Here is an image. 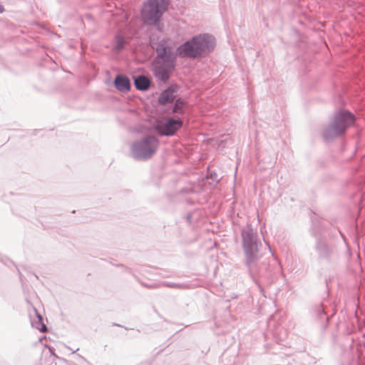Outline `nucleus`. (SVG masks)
Returning <instances> with one entry per match:
<instances>
[{
	"label": "nucleus",
	"instance_id": "f257e3e1",
	"mask_svg": "<svg viewBox=\"0 0 365 365\" xmlns=\"http://www.w3.org/2000/svg\"><path fill=\"white\" fill-rule=\"evenodd\" d=\"M242 247L245 255V265L250 277L257 284V278L269 275V266L262 259V243L257 229L247 225L241 229Z\"/></svg>",
	"mask_w": 365,
	"mask_h": 365
},
{
	"label": "nucleus",
	"instance_id": "f03ea898",
	"mask_svg": "<svg viewBox=\"0 0 365 365\" xmlns=\"http://www.w3.org/2000/svg\"><path fill=\"white\" fill-rule=\"evenodd\" d=\"M155 51L157 55L152 71L158 81L166 83L177 65L178 48L175 51L168 41L163 38L158 42Z\"/></svg>",
	"mask_w": 365,
	"mask_h": 365
},
{
	"label": "nucleus",
	"instance_id": "7ed1b4c3",
	"mask_svg": "<svg viewBox=\"0 0 365 365\" xmlns=\"http://www.w3.org/2000/svg\"><path fill=\"white\" fill-rule=\"evenodd\" d=\"M215 38L207 33L193 36L178 47V56L182 58H198L207 56L215 48Z\"/></svg>",
	"mask_w": 365,
	"mask_h": 365
},
{
	"label": "nucleus",
	"instance_id": "20e7f679",
	"mask_svg": "<svg viewBox=\"0 0 365 365\" xmlns=\"http://www.w3.org/2000/svg\"><path fill=\"white\" fill-rule=\"evenodd\" d=\"M354 121L355 116L350 111L345 110L336 112L323 130L324 140L329 141L341 135Z\"/></svg>",
	"mask_w": 365,
	"mask_h": 365
},
{
	"label": "nucleus",
	"instance_id": "39448f33",
	"mask_svg": "<svg viewBox=\"0 0 365 365\" xmlns=\"http://www.w3.org/2000/svg\"><path fill=\"white\" fill-rule=\"evenodd\" d=\"M158 146L159 140L153 135H147L130 144V155L135 160H148L155 155Z\"/></svg>",
	"mask_w": 365,
	"mask_h": 365
},
{
	"label": "nucleus",
	"instance_id": "423d86ee",
	"mask_svg": "<svg viewBox=\"0 0 365 365\" xmlns=\"http://www.w3.org/2000/svg\"><path fill=\"white\" fill-rule=\"evenodd\" d=\"M168 0H148L141 9V18L146 25H157L168 9Z\"/></svg>",
	"mask_w": 365,
	"mask_h": 365
},
{
	"label": "nucleus",
	"instance_id": "0eeeda50",
	"mask_svg": "<svg viewBox=\"0 0 365 365\" xmlns=\"http://www.w3.org/2000/svg\"><path fill=\"white\" fill-rule=\"evenodd\" d=\"M314 250L318 262L321 264H330L336 255V245L322 237L317 238Z\"/></svg>",
	"mask_w": 365,
	"mask_h": 365
},
{
	"label": "nucleus",
	"instance_id": "6e6552de",
	"mask_svg": "<svg viewBox=\"0 0 365 365\" xmlns=\"http://www.w3.org/2000/svg\"><path fill=\"white\" fill-rule=\"evenodd\" d=\"M182 125L183 122L180 118L168 117L157 120L154 129L160 136H173Z\"/></svg>",
	"mask_w": 365,
	"mask_h": 365
},
{
	"label": "nucleus",
	"instance_id": "1a4fd4ad",
	"mask_svg": "<svg viewBox=\"0 0 365 365\" xmlns=\"http://www.w3.org/2000/svg\"><path fill=\"white\" fill-rule=\"evenodd\" d=\"M178 86L176 84H172L161 92L158 98L160 105L165 106L173 103L175 99V93L178 91Z\"/></svg>",
	"mask_w": 365,
	"mask_h": 365
},
{
	"label": "nucleus",
	"instance_id": "9d476101",
	"mask_svg": "<svg viewBox=\"0 0 365 365\" xmlns=\"http://www.w3.org/2000/svg\"><path fill=\"white\" fill-rule=\"evenodd\" d=\"M113 83L116 89L122 93L128 92L131 88L130 79L124 75H117Z\"/></svg>",
	"mask_w": 365,
	"mask_h": 365
},
{
	"label": "nucleus",
	"instance_id": "9b49d317",
	"mask_svg": "<svg viewBox=\"0 0 365 365\" xmlns=\"http://www.w3.org/2000/svg\"><path fill=\"white\" fill-rule=\"evenodd\" d=\"M151 81L148 77L144 75H139L134 78V86L140 91H148L150 87Z\"/></svg>",
	"mask_w": 365,
	"mask_h": 365
},
{
	"label": "nucleus",
	"instance_id": "f8f14e48",
	"mask_svg": "<svg viewBox=\"0 0 365 365\" xmlns=\"http://www.w3.org/2000/svg\"><path fill=\"white\" fill-rule=\"evenodd\" d=\"M34 312L36 316L37 320H31V323L33 327L38 329L41 332H44L47 330L46 326L43 323L42 316L37 312L36 308H34Z\"/></svg>",
	"mask_w": 365,
	"mask_h": 365
},
{
	"label": "nucleus",
	"instance_id": "ddd939ff",
	"mask_svg": "<svg viewBox=\"0 0 365 365\" xmlns=\"http://www.w3.org/2000/svg\"><path fill=\"white\" fill-rule=\"evenodd\" d=\"M125 43L126 41L121 34H118L115 35L114 38V49L116 51H121L124 48Z\"/></svg>",
	"mask_w": 365,
	"mask_h": 365
},
{
	"label": "nucleus",
	"instance_id": "4468645a",
	"mask_svg": "<svg viewBox=\"0 0 365 365\" xmlns=\"http://www.w3.org/2000/svg\"><path fill=\"white\" fill-rule=\"evenodd\" d=\"M184 101L178 98L177 99H175V103L173 107V113H183V106H184Z\"/></svg>",
	"mask_w": 365,
	"mask_h": 365
},
{
	"label": "nucleus",
	"instance_id": "2eb2a0df",
	"mask_svg": "<svg viewBox=\"0 0 365 365\" xmlns=\"http://www.w3.org/2000/svg\"><path fill=\"white\" fill-rule=\"evenodd\" d=\"M162 284L165 287L173 288V289H187L188 287V285L186 284H181V283H175V282H163Z\"/></svg>",
	"mask_w": 365,
	"mask_h": 365
},
{
	"label": "nucleus",
	"instance_id": "dca6fc26",
	"mask_svg": "<svg viewBox=\"0 0 365 365\" xmlns=\"http://www.w3.org/2000/svg\"><path fill=\"white\" fill-rule=\"evenodd\" d=\"M316 313L319 318H322L323 316L326 315L324 308L322 304H320L316 307Z\"/></svg>",
	"mask_w": 365,
	"mask_h": 365
},
{
	"label": "nucleus",
	"instance_id": "f3484780",
	"mask_svg": "<svg viewBox=\"0 0 365 365\" xmlns=\"http://www.w3.org/2000/svg\"><path fill=\"white\" fill-rule=\"evenodd\" d=\"M4 7L3 6L0 4V13H2L4 11Z\"/></svg>",
	"mask_w": 365,
	"mask_h": 365
},
{
	"label": "nucleus",
	"instance_id": "a211bd4d",
	"mask_svg": "<svg viewBox=\"0 0 365 365\" xmlns=\"http://www.w3.org/2000/svg\"><path fill=\"white\" fill-rule=\"evenodd\" d=\"M190 217H190V215H188V216H187V220H190Z\"/></svg>",
	"mask_w": 365,
	"mask_h": 365
}]
</instances>
